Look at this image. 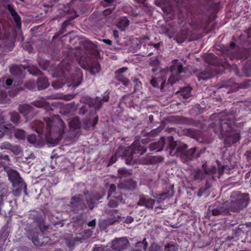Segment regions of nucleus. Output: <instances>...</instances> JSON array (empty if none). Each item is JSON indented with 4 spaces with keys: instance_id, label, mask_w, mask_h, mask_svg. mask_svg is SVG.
I'll return each mask as SVG.
<instances>
[{
    "instance_id": "1",
    "label": "nucleus",
    "mask_w": 251,
    "mask_h": 251,
    "mask_svg": "<svg viewBox=\"0 0 251 251\" xmlns=\"http://www.w3.org/2000/svg\"><path fill=\"white\" fill-rule=\"evenodd\" d=\"M115 190L116 186L112 184L110 186L108 192L109 205L113 207H116L119 203L123 202L121 196H115L114 195Z\"/></svg>"
},
{
    "instance_id": "2",
    "label": "nucleus",
    "mask_w": 251,
    "mask_h": 251,
    "mask_svg": "<svg viewBox=\"0 0 251 251\" xmlns=\"http://www.w3.org/2000/svg\"><path fill=\"white\" fill-rule=\"evenodd\" d=\"M4 134L8 133L10 136L14 134L16 138L18 139H23L25 137V133L24 130L21 129H15L11 127H8L4 125L3 126Z\"/></svg>"
},
{
    "instance_id": "3",
    "label": "nucleus",
    "mask_w": 251,
    "mask_h": 251,
    "mask_svg": "<svg viewBox=\"0 0 251 251\" xmlns=\"http://www.w3.org/2000/svg\"><path fill=\"white\" fill-rule=\"evenodd\" d=\"M46 130L47 131H49L52 125L54 126H59L62 129H63L65 126L62 121L59 118L58 116H55L51 119H48L46 121Z\"/></svg>"
},
{
    "instance_id": "4",
    "label": "nucleus",
    "mask_w": 251,
    "mask_h": 251,
    "mask_svg": "<svg viewBox=\"0 0 251 251\" xmlns=\"http://www.w3.org/2000/svg\"><path fill=\"white\" fill-rule=\"evenodd\" d=\"M128 244V241L126 238L116 239L113 242L112 246L114 250H122L125 249Z\"/></svg>"
},
{
    "instance_id": "5",
    "label": "nucleus",
    "mask_w": 251,
    "mask_h": 251,
    "mask_svg": "<svg viewBox=\"0 0 251 251\" xmlns=\"http://www.w3.org/2000/svg\"><path fill=\"white\" fill-rule=\"evenodd\" d=\"M183 72V68L181 65H177V70H175V69L172 71V75L169 77L168 79V82L171 84H173L175 83L176 81H177L179 79L178 75L181 74Z\"/></svg>"
},
{
    "instance_id": "6",
    "label": "nucleus",
    "mask_w": 251,
    "mask_h": 251,
    "mask_svg": "<svg viewBox=\"0 0 251 251\" xmlns=\"http://www.w3.org/2000/svg\"><path fill=\"white\" fill-rule=\"evenodd\" d=\"M127 70L126 68L124 67L119 69L116 72V78L121 81L124 85L127 86L129 83V81L127 78L124 77L122 74L126 72Z\"/></svg>"
},
{
    "instance_id": "7",
    "label": "nucleus",
    "mask_w": 251,
    "mask_h": 251,
    "mask_svg": "<svg viewBox=\"0 0 251 251\" xmlns=\"http://www.w3.org/2000/svg\"><path fill=\"white\" fill-rule=\"evenodd\" d=\"M154 202L155 201L154 200L145 197H142L138 202V204L145 206L148 208H152Z\"/></svg>"
},
{
    "instance_id": "8",
    "label": "nucleus",
    "mask_w": 251,
    "mask_h": 251,
    "mask_svg": "<svg viewBox=\"0 0 251 251\" xmlns=\"http://www.w3.org/2000/svg\"><path fill=\"white\" fill-rule=\"evenodd\" d=\"M7 174L9 176V179L13 183V184H15V183L19 181L20 176L17 171L13 170H9L7 172Z\"/></svg>"
},
{
    "instance_id": "9",
    "label": "nucleus",
    "mask_w": 251,
    "mask_h": 251,
    "mask_svg": "<svg viewBox=\"0 0 251 251\" xmlns=\"http://www.w3.org/2000/svg\"><path fill=\"white\" fill-rule=\"evenodd\" d=\"M130 150L134 154L140 153V154H142L146 151V150L143 147H141L137 142L133 144L132 146L130 148Z\"/></svg>"
},
{
    "instance_id": "10",
    "label": "nucleus",
    "mask_w": 251,
    "mask_h": 251,
    "mask_svg": "<svg viewBox=\"0 0 251 251\" xmlns=\"http://www.w3.org/2000/svg\"><path fill=\"white\" fill-rule=\"evenodd\" d=\"M191 88L187 87L182 90L179 93V95L181 97V99L187 100L191 97Z\"/></svg>"
},
{
    "instance_id": "11",
    "label": "nucleus",
    "mask_w": 251,
    "mask_h": 251,
    "mask_svg": "<svg viewBox=\"0 0 251 251\" xmlns=\"http://www.w3.org/2000/svg\"><path fill=\"white\" fill-rule=\"evenodd\" d=\"M8 10L13 17L15 22L18 26L21 25V19L14 9L10 5L8 6Z\"/></svg>"
},
{
    "instance_id": "12",
    "label": "nucleus",
    "mask_w": 251,
    "mask_h": 251,
    "mask_svg": "<svg viewBox=\"0 0 251 251\" xmlns=\"http://www.w3.org/2000/svg\"><path fill=\"white\" fill-rule=\"evenodd\" d=\"M129 24V21L125 17L121 19L120 21L117 24V26L122 31L124 30L125 27L128 26Z\"/></svg>"
},
{
    "instance_id": "13",
    "label": "nucleus",
    "mask_w": 251,
    "mask_h": 251,
    "mask_svg": "<svg viewBox=\"0 0 251 251\" xmlns=\"http://www.w3.org/2000/svg\"><path fill=\"white\" fill-rule=\"evenodd\" d=\"M165 79L166 78H164V77L162 78L161 79H158V78L155 77L151 80V83L153 86L155 87L159 86V84L162 86L165 83Z\"/></svg>"
},
{
    "instance_id": "14",
    "label": "nucleus",
    "mask_w": 251,
    "mask_h": 251,
    "mask_svg": "<svg viewBox=\"0 0 251 251\" xmlns=\"http://www.w3.org/2000/svg\"><path fill=\"white\" fill-rule=\"evenodd\" d=\"M164 144V139H161L156 146L152 147L151 145L150 147L151 150H156L157 151H160L163 150Z\"/></svg>"
},
{
    "instance_id": "15",
    "label": "nucleus",
    "mask_w": 251,
    "mask_h": 251,
    "mask_svg": "<svg viewBox=\"0 0 251 251\" xmlns=\"http://www.w3.org/2000/svg\"><path fill=\"white\" fill-rule=\"evenodd\" d=\"M90 72L92 74H96L98 73L100 70V66L98 63L95 62L93 63L91 67H90Z\"/></svg>"
},
{
    "instance_id": "16",
    "label": "nucleus",
    "mask_w": 251,
    "mask_h": 251,
    "mask_svg": "<svg viewBox=\"0 0 251 251\" xmlns=\"http://www.w3.org/2000/svg\"><path fill=\"white\" fill-rule=\"evenodd\" d=\"M70 126L72 128H77L79 127L80 122L77 117L74 118L70 122H69Z\"/></svg>"
},
{
    "instance_id": "17",
    "label": "nucleus",
    "mask_w": 251,
    "mask_h": 251,
    "mask_svg": "<svg viewBox=\"0 0 251 251\" xmlns=\"http://www.w3.org/2000/svg\"><path fill=\"white\" fill-rule=\"evenodd\" d=\"M30 107L27 104L21 105L19 107V110L21 113L26 114L29 112Z\"/></svg>"
},
{
    "instance_id": "18",
    "label": "nucleus",
    "mask_w": 251,
    "mask_h": 251,
    "mask_svg": "<svg viewBox=\"0 0 251 251\" xmlns=\"http://www.w3.org/2000/svg\"><path fill=\"white\" fill-rule=\"evenodd\" d=\"M176 150L178 151L181 152L183 153H185V150L187 148V146L185 144H180L179 145H176Z\"/></svg>"
},
{
    "instance_id": "19",
    "label": "nucleus",
    "mask_w": 251,
    "mask_h": 251,
    "mask_svg": "<svg viewBox=\"0 0 251 251\" xmlns=\"http://www.w3.org/2000/svg\"><path fill=\"white\" fill-rule=\"evenodd\" d=\"M11 121L15 124H18L19 122V116L16 112H14L11 114Z\"/></svg>"
},
{
    "instance_id": "20",
    "label": "nucleus",
    "mask_w": 251,
    "mask_h": 251,
    "mask_svg": "<svg viewBox=\"0 0 251 251\" xmlns=\"http://www.w3.org/2000/svg\"><path fill=\"white\" fill-rule=\"evenodd\" d=\"M43 127V124L41 123H38L37 126L35 127V129L36 132L40 134V132H46L45 131H44L42 129Z\"/></svg>"
},
{
    "instance_id": "21",
    "label": "nucleus",
    "mask_w": 251,
    "mask_h": 251,
    "mask_svg": "<svg viewBox=\"0 0 251 251\" xmlns=\"http://www.w3.org/2000/svg\"><path fill=\"white\" fill-rule=\"evenodd\" d=\"M27 139L30 143L34 144L37 140V137L35 135H30L28 136Z\"/></svg>"
},
{
    "instance_id": "22",
    "label": "nucleus",
    "mask_w": 251,
    "mask_h": 251,
    "mask_svg": "<svg viewBox=\"0 0 251 251\" xmlns=\"http://www.w3.org/2000/svg\"><path fill=\"white\" fill-rule=\"evenodd\" d=\"M202 177V173L200 170H197L194 175V178L196 179H200Z\"/></svg>"
},
{
    "instance_id": "23",
    "label": "nucleus",
    "mask_w": 251,
    "mask_h": 251,
    "mask_svg": "<svg viewBox=\"0 0 251 251\" xmlns=\"http://www.w3.org/2000/svg\"><path fill=\"white\" fill-rule=\"evenodd\" d=\"M108 99H109V97L107 95H106L103 97L102 101H104V102H106L108 101ZM101 100H100V98H97V99L96 100V102H99V103H101Z\"/></svg>"
},
{
    "instance_id": "24",
    "label": "nucleus",
    "mask_w": 251,
    "mask_h": 251,
    "mask_svg": "<svg viewBox=\"0 0 251 251\" xmlns=\"http://www.w3.org/2000/svg\"><path fill=\"white\" fill-rule=\"evenodd\" d=\"M135 89H139L141 87V83L140 81H138L137 80L135 81Z\"/></svg>"
},
{
    "instance_id": "25",
    "label": "nucleus",
    "mask_w": 251,
    "mask_h": 251,
    "mask_svg": "<svg viewBox=\"0 0 251 251\" xmlns=\"http://www.w3.org/2000/svg\"><path fill=\"white\" fill-rule=\"evenodd\" d=\"M3 126H4V124H1L0 125V138L2 137L4 135V132L3 131Z\"/></svg>"
},
{
    "instance_id": "26",
    "label": "nucleus",
    "mask_w": 251,
    "mask_h": 251,
    "mask_svg": "<svg viewBox=\"0 0 251 251\" xmlns=\"http://www.w3.org/2000/svg\"><path fill=\"white\" fill-rule=\"evenodd\" d=\"M116 160H117V157H116V155H115V156H113L112 157L111 159H110V160L109 161V165L113 164V163L115 162Z\"/></svg>"
},
{
    "instance_id": "27",
    "label": "nucleus",
    "mask_w": 251,
    "mask_h": 251,
    "mask_svg": "<svg viewBox=\"0 0 251 251\" xmlns=\"http://www.w3.org/2000/svg\"><path fill=\"white\" fill-rule=\"evenodd\" d=\"M165 251H176V248L174 246H172L166 249Z\"/></svg>"
},
{
    "instance_id": "28",
    "label": "nucleus",
    "mask_w": 251,
    "mask_h": 251,
    "mask_svg": "<svg viewBox=\"0 0 251 251\" xmlns=\"http://www.w3.org/2000/svg\"><path fill=\"white\" fill-rule=\"evenodd\" d=\"M237 203L236 202H234L231 206H230L229 207V209L231 210V211H235V210H238L239 208H235L233 206H232V205H234L235 204H236Z\"/></svg>"
},
{
    "instance_id": "29",
    "label": "nucleus",
    "mask_w": 251,
    "mask_h": 251,
    "mask_svg": "<svg viewBox=\"0 0 251 251\" xmlns=\"http://www.w3.org/2000/svg\"><path fill=\"white\" fill-rule=\"evenodd\" d=\"M88 226H94L96 225L95 220H92L88 223Z\"/></svg>"
},
{
    "instance_id": "30",
    "label": "nucleus",
    "mask_w": 251,
    "mask_h": 251,
    "mask_svg": "<svg viewBox=\"0 0 251 251\" xmlns=\"http://www.w3.org/2000/svg\"><path fill=\"white\" fill-rule=\"evenodd\" d=\"M32 241H33V243H34V244L36 245V246H39V245H42V243H41V242H38L36 240V238H33V240H32Z\"/></svg>"
},
{
    "instance_id": "31",
    "label": "nucleus",
    "mask_w": 251,
    "mask_h": 251,
    "mask_svg": "<svg viewBox=\"0 0 251 251\" xmlns=\"http://www.w3.org/2000/svg\"><path fill=\"white\" fill-rule=\"evenodd\" d=\"M133 219L131 217H128L126 218V222L128 223H130L133 221Z\"/></svg>"
},
{
    "instance_id": "32",
    "label": "nucleus",
    "mask_w": 251,
    "mask_h": 251,
    "mask_svg": "<svg viewBox=\"0 0 251 251\" xmlns=\"http://www.w3.org/2000/svg\"><path fill=\"white\" fill-rule=\"evenodd\" d=\"M6 83L7 85H11L12 83V81L10 79H7L6 80Z\"/></svg>"
},
{
    "instance_id": "33",
    "label": "nucleus",
    "mask_w": 251,
    "mask_h": 251,
    "mask_svg": "<svg viewBox=\"0 0 251 251\" xmlns=\"http://www.w3.org/2000/svg\"><path fill=\"white\" fill-rule=\"evenodd\" d=\"M103 42L106 43L108 45H111V41L107 39H103Z\"/></svg>"
},
{
    "instance_id": "34",
    "label": "nucleus",
    "mask_w": 251,
    "mask_h": 251,
    "mask_svg": "<svg viewBox=\"0 0 251 251\" xmlns=\"http://www.w3.org/2000/svg\"><path fill=\"white\" fill-rule=\"evenodd\" d=\"M113 34H114V35L115 37H118V31H114L113 32Z\"/></svg>"
},
{
    "instance_id": "35",
    "label": "nucleus",
    "mask_w": 251,
    "mask_h": 251,
    "mask_svg": "<svg viewBox=\"0 0 251 251\" xmlns=\"http://www.w3.org/2000/svg\"><path fill=\"white\" fill-rule=\"evenodd\" d=\"M114 0H104V1L108 3H111L114 1Z\"/></svg>"
},
{
    "instance_id": "36",
    "label": "nucleus",
    "mask_w": 251,
    "mask_h": 251,
    "mask_svg": "<svg viewBox=\"0 0 251 251\" xmlns=\"http://www.w3.org/2000/svg\"><path fill=\"white\" fill-rule=\"evenodd\" d=\"M108 12H109V10H107V9H106V10H104V12H103V13H104V14L105 15L107 14L108 13Z\"/></svg>"
},
{
    "instance_id": "37",
    "label": "nucleus",
    "mask_w": 251,
    "mask_h": 251,
    "mask_svg": "<svg viewBox=\"0 0 251 251\" xmlns=\"http://www.w3.org/2000/svg\"><path fill=\"white\" fill-rule=\"evenodd\" d=\"M159 44H155L154 45V47L156 48H157L159 47Z\"/></svg>"
},
{
    "instance_id": "38",
    "label": "nucleus",
    "mask_w": 251,
    "mask_h": 251,
    "mask_svg": "<svg viewBox=\"0 0 251 251\" xmlns=\"http://www.w3.org/2000/svg\"><path fill=\"white\" fill-rule=\"evenodd\" d=\"M149 119L151 121L152 120V119H153V116L152 115H150L149 116Z\"/></svg>"
},
{
    "instance_id": "39",
    "label": "nucleus",
    "mask_w": 251,
    "mask_h": 251,
    "mask_svg": "<svg viewBox=\"0 0 251 251\" xmlns=\"http://www.w3.org/2000/svg\"><path fill=\"white\" fill-rule=\"evenodd\" d=\"M79 84H73V87H77L78 86Z\"/></svg>"
},
{
    "instance_id": "40",
    "label": "nucleus",
    "mask_w": 251,
    "mask_h": 251,
    "mask_svg": "<svg viewBox=\"0 0 251 251\" xmlns=\"http://www.w3.org/2000/svg\"><path fill=\"white\" fill-rule=\"evenodd\" d=\"M146 248H147V245H146V244H145V245H144V248H144V250H145V249H146Z\"/></svg>"
},
{
    "instance_id": "41",
    "label": "nucleus",
    "mask_w": 251,
    "mask_h": 251,
    "mask_svg": "<svg viewBox=\"0 0 251 251\" xmlns=\"http://www.w3.org/2000/svg\"><path fill=\"white\" fill-rule=\"evenodd\" d=\"M140 244H143V243L138 242V243H137V246H139V245Z\"/></svg>"
},
{
    "instance_id": "42",
    "label": "nucleus",
    "mask_w": 251,
    "mask_h": 251,
    "mask_svg": "<svg viewBox=\"0 0 251 251\" xmlns=\"http://www.w3.org/2000/svg\"><path fill=\"white\" fill-rule=\"evenodd\" d=\"M230 46H234V44L233 43H231Z\"/></svg>"
},
{
    "instance_id": "43",
    "label": "nucleus",
    "mask_w": 251,
    "mask_h": 251,
    "mask_svg": "<svg viewBox=\"0 0 251 251\" xmlns=\"http://www.w3.org/2000/svg\"><path fill=\"white\" fill-rule=\"evenodd\" d=\"M165 195H166V194H162L160 195V196H161V197H162V196H165Z\"/></svg>"
},
{
    "instance_id": "44",
    "label": "nucleus",
    "mask_w": 251,
    "mask_h": 251,
    "mask_svg": "<svg viewBox=\"0 0 251 251\" xmlns=\"http://www.w3.org/2000/svg\"><path fill=\"white\" fill-rule=\"evenodd\" d=\"M99 106H100L99 104L98 105H96V107L97 108H98L99 107Z\"/></svg>"
},
{
    "instance_id": "45",
    "label": "nucleus",
    "mask_w": 251,
    "mask_h": 251,
    "mask_svg": "<svg viewBox=\"0 0 251 251\" xmlns=\"http://www.w3.org/2000/svg\"><path fill=\"white\" fill-rule=\"evenodd\" d=\"M191 150H192L193 152H194V151L195 150V148L192 149Z\"/></svg>"
},
{
    "instance_id": "46",
    "label": "nucleus",
    "mask_w": 251,
    "mask_h": 251,
    "mask_svg": "<svg viewBox=\"0 0 251 251\" xmlns=\"http://www.w3.org/2000/svg\"><path fill=\"white\" fill-rule=\"evenodd\" d=\"M53 87H55V88H57V87H56V86H55V84H54V83H53Z\"/></svg>"
},
{
    "instance_id": "47",
    "label": "nucleus",
    "mask_w": 251,
    "mask_h": 251,
    "mask_svg": "<svg viewBox=\"0 0 251 251\" xmlns=\"http://www.w3.org/2000/svg\"><path fill=\"white\" fill-rule=\"evenodd\" d=\"M213 214L216 215L217 214L214 211H213Z\"/></svg>"
},
{
    "instance_id": "48",
    "label": "nucleus",
    "mask_w": 251,
    "mask_h": 251,
    "mask_svg": "<svg viewBox=\"0 0 251 251\" xmlns=\"http://www.w3.org/2000/svg\"><path fill=\"white\" fill-rule=\"evenodd\" d=\"M9 147V145L7 144L6 145V146L5 147V148H8Z\"/></svg>"
},
{
    "instance_id": "49",
    "label": "nucleus",
    "mask_w": 251,
    "mask_h": 251,
    "mask_svg": "<svg viewBox=\"0 0 251 251\" xmlns=\"http://www.w3.org/2000/svg\"><path fill=\"white\" fill-rule=\"evenodd\" d=\"M126 188H130L131 187H127V186H126L125 187Z\"/></svg>"
},
{
    "instance_id": "50",
    "label": "nucleus",
    "mask_w": 251,
    "mask_h": 251,
    "mask_svg": "<svg viewBox=\"0 0 251 251\" xmlns=\"http://www.w3.org/2000/svg\"><path fill=\"white\" fill-rule=\"evenodd\" d=\"M0 148L2 150L3 149V148H2L1 146H0Z\"/></svg>"
},
{
    "instance_id": "51",
    "label": "nucleus",
    "mask_w": 251,
    "mask_h": 251,
    "mask_svg": "<svg viewBox=\"0 0 251 251\" xmlns=\"http://www.w3.org/2000/svg\"><path fill=\"white\" fill-rule=\"evenodd\" d=\"M175 148V147H172V150H174V148Z\"/></svg>"
},
{
    "instance_id": "52",
    "label": "nucleus",
    "mask_w": 251,
    "mask_h": 251,
    "mask_svg": "<svg viewBox=\"0 0 251 251\" xmlns=\"http://www.w3.org/2000/svg\"><path fill=\"white\" fill-rule=\"evenodd\" d=\"M63 131H60V134H61L62 133Z\"/></svg>"
}]
</instances>
